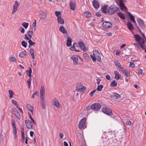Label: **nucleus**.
<instances>
[{"label": "nucleus", "instance_id": "f257e3e1", "mask_svg": "<svg viewBox=\"0 0 146 146\" xmlns=\"http://www.w3.org/2000/svg\"><path fill=\"white\" fill-rule=\"evenodd\" d=\"M45 94L44 88L43 86H42L40 89V98L41 106L43 110H45L46 109V102L44 100Z\"/></svg>", "mask_w": 146, "mask_h": 146}, {"label": "nucleus", "instance_id": "f03ea898", "mask_svg": "<svg viewBox=\"0 0 146 146\" xmlns=\"http://www.w3.org/2000/svg\"><path fill=\"white\" fill-rule=\"evenodd\" d=\"M134 37L135 38V40L137 42H139L140 48L143 49H144L145 47L144 46L145 44V41L138 34L135 35H134Z\"/></svg>", "mask_w": 146, "mask_h": 146}, {"label": "nucleus", "instance_id": "7ed1b4c3", "mask_svg": "<svg viewBox=\"0 0 146 146\" xmlns=\"http://www.w3.org/2000/svg\"><path fill=\"white\" fill-rule=\"evenodd\" d=\"M93 55H91L90 56L92 58V60L94 61L96 60L98 62L100 61L101 59L100 54L98 50H94L93 51Z\"/></svg>", "mask_w": 146, "mask_h": 146}, {"label": "nucleus", "instance_id": "20e7f679", "mask_svg": "<svg viewBox=\"0 0 146 146\" xmlns=\"http://www.w3.org/2000/svg\"><path fill=\"white\" fill-rule=\"evenodd\" d=\"M118 9L116 6L111 5L108 8L107 12L109 14L112 15L116 12Z\"/></svg>", "mask_w": 146, "mask_h": 146}, {"label": "nucleus", "instance_id": "39448f33", "mask_svg": "<svg viewBox=\"0 0 146 146\" xmlns=\"http://www.w3.org/2000/svg\"><path fill=\"white\" fill-rule=\"evenodd\" d=\"M101 105L98 103H95L92 104L90 106L91 109L92 110L97 111L99 110L101 108Z\"/></svg>", "mask_w": 146, "mask_h": 146}, {"label": "nucleus", "instance_id": "423d86ee", "mask_svg": "<svg viewBox=\"0 0 146 146\" xmlns=\"http://www.w3.org/2000/svg\"><path fill=\"white\" fill-rule=\"evenodd\" d=\"M102 111L108 115H110L112 114L111 110L108 107H103L102 108Z\"/></svg>", "mask_w": 146, "mask_h": 146}, {"label": "nucleus", "instance_id": "0eeeda50", "mask_svg": "<svg viewBox=\"0 0 146 146\" xmlns=\"http://www.w3.org/2000/svg\"><path fill=\"white\" fill-rule=\"evenodd\" d=\"M76 88L77 91L78 92H82L83 93L84 92L86 89V87L81 84L76 85Z\"/></svg>", "mask_w": 146, "mask_h": 146}, {"label": "nucleus", "instance_id": "6e6552de", "mask_svg": "<svg viewBox=\"0 0 146 146\" xmlns=\"http://www.w3.org/2000/svg\"><path fill=\"white\" fill-rule=\"evenodd\" d=\"M78 44L81 49L83 51L86 52L88 50V48L86 47L84 43L82 41H79L78 42Z\"/></svg>", "mask_w": 146, "mask_h": 146}, {"label": "nucleus", "instance_id": "1a4fd4ad", "mask_svg": "<svg viewBox=\"0 0 146 146\" xmlns=\"http://www.w3.org/2000/svg\"><path fill=\"white\" fill-rule=\"evenodd\" d=\"M79 56L78 55H72L70 57V58L73 61V64L74 65H76L78 64V60Z\"/></svg>", "mask_w": 146, "mask_h": 146}, {"label": "nucleus", "instance_id": "9d476101", "mask_svg": "<svg viewBox=\"0 0 146 146\" xmlns=\"http://www.w3.org/2000/svg\"><path fill=\"white\" fill-rule=\"evenodd\" d=\"M76 2L75 0H71L70 3V7L71 9L74 10L76 7Z\"/></svg>", "mask_w": 146, "mask_h": 146}, {"label": "nucleus", "instance_id": "9b49d317", "mask_svg": "<svg viewBox=\"0 0 146 146\" xmlns=\"http://www.w3.org/2000/svg\"><path fill=\"white\" fill-rule=\"evenodd\" d=\"M25 123L27 128L28 129H31L33 127V123L29 119L26 120Z\"/></svg>", "mask_w": 146, "mask_h": 146}, {"label": "nucleus", "instance_id": "f8f14e48", "mask_svg": "<svg viewBox=\"0 0 146 146\" xmlns=\"http://www.w3.org/2000/svg\"><path fill=\"white\" fill-rule=\"evenodd\" d=\"M86 120V117H84L81 120L78 125V127L80 129H82L83 127Z\"/></svg>", "mask_w": 146, "mask_h": 146}, {"label": "nucleus", "instance_id": "ddd939ff", "mask_svg": "<svg viewBox=\"0 0 146 146\" xmlns=\"http://www.w3.org/2000/svg\"><path fill=\"white\" fill-rule=\"evenodd\" d=\"M102 26L104 28L108 29L111 27L112 25L108 21H105L103 23Z\"/></svg>", "mask_w": 146, "mask_h": 146}, {"label": "nucleus", "instance_id": "4468645a", "mask_svg": "<svg viewBox=\"0 0 146 146\" xmlns=\"http://www.w3.org/2000/svg\"><path fill=\"white\" fill-rule=\"evenodd\" d=\"M59 30L62 33L65 34L64 36L65 37L68 36V33L63 26H61L59 28Z\"/></svg>", "mask_w": 146, "mask_h": 146}, {"label": "nucleus", "instance_id": "2eb2a0df", "mask_svg": "<svg viewBox=\"0 0 146 146\" xmlns=\"http://www.w3.org/2000/svg\"><path fill=\"white\" fill-rule=\"evenodd\" d=\"M11 111L15 115L17 118L18 119H20V114L17 110L15 108H13L11 110Z\"/></svg>", "mask_w": 146, "mask_h": 146}, {"label": "nucleus", "instance_id": "dca6fc26", "mask_svg": "<svg viewBox=\"0 0 146 146\" xmlns=\"http://www.w3.org/2000/svg\"><path fill=\"white\" fill-rule=\"evenodd\" d=\"M137 22L139 25L141 27V29H143L145 28L144 24L142 19L139 18H138Z\"/></svg>", "mask_w": 146, "mask_h": 146}, {"label": "nucleus", "instance_id": "f3484780", "mask_svg": "<svg viewBox=\"0 0 146 146\" xmlns=\"http://www.w3.org/2000/svg\"><path fill=\"white\" fill-rule=\"evenodd\" d=\"M92 4L93 7L96 9H98L100 5L98 2L96 0H94L92 1Z\"/></svg>", "mask_w": 146, "mask_h": 146}, {"label": "nucleus", "instance_id": "a211bd4d", "mask_svg": "<svg viewBox=\"0 0 146 146\" xmlns=\"http://www.w3.org/2000/svg\"><path fill=\"white\" fill-rule=\"evenodd\" d=\"M27 56V52L25 50L21 52L19 55V56L21 58L26 57Z\"/></svg>", "mask_w": 146, "mask_h": 146}, {"label": "nucleus", "instance_id": "6ab92c4d", "mask_svg": "<svg viewBox=\"0 0 146 146\" xmlns=\"http://www.w3.org/2000/svg\"><path fill=\"white\" fill-rule=\"evenodd\" d=\"M53 103L55 106L58 108H59L60 106L61 105L58 100L56 99H55L53 101Z\"/></svg>", "mask_w": 146, "mask_h": 146}, {"label": "nucleus", "instance_id": "aec40b11", "mask_svg": "<svg viewBox=\"0 0 146 146\" xmlns=\"http://www.w3.org/2000/svg\"><path fill=\"white\" fill-rule=\"evenodd\" d=\"M47 14L43 12V11H41L40 13V17L42 19H44L46 17Z\"/></svg>", "mask_w": 146, "mask_h": 146}, {"label": "nucleus", "instance_id": "412c9836", "mask_svg": "<svg viewBox=\"0 0 146 146\" xmlns=\"http://www.w3.org/2000/svg\"><path fill=\"white\" fill-rule=\"evenodd\" d=\"M66 37L67 38V40L66 45L67 46H70L71 45L72 39L68 36Z\"/></svg>", "mask_w": 146, "mask_h": 146}, {"label": "nucleus", "instance_id": "4be33fe9", "mask_svg": "<svg viewBox=\"0 0 146 146\" xmlns=\"http://www.w3.org/2000/svg\"><path fill=\"white\" fill-rule=\"evenodd\" d=\"M115 75L114 78L115 79L119 80L120 78L121 75L119 74V72L117 71H115L114 72Z\"/></svg>", "mask_w": 146, "mask_h": 146}, {"label": "nucleus", "instance_id": "5701e85b", "mask_svg": "<svg viewBox=\"0 0 146 146\" xmlns=\"http://www.w3.org/2000/svg\"><path fill=\"white\" fill-rule=\"evenodd\" d=\"M108 6L107 5H106L102 7L101 10V11L104 13H107V9Z\"/></svg>", "mask_w": 146, "mask_h": 146}, {"label": "nucleus", "instance_id": "b1692460", "mask_svg": "<svg viewBox=\"0 0 146 146\" xmlns=\"http://www.w3.org/2000/svg\"><path fill=\"white\" fill-rule=\"evenodd\" d=\"M127 27L130 30H132L133 29V26L130 22L129 21L127 23Z\"/></svg>", "mask_w": 146, "mask_h": 146}, {"label": "nucleus", "instance_id": "393cba45", "mask_svg": "<svg viewBox=\"0 0 146 146\" xmlns=\"http://www.w3.org/2000/svg\"><path fill=\"white\" fill-rule=\"evenodd\" d=\"M57 21L58 23L63 25L64 23V21L63 19L61 17H59L57 19Z\"/></svg>", "mask_w": 146, "mask_h": 146}, {"label": "nucleus", "instance_id": "a878e982", "mask_svg": "<svg viewBox=\"0 0 146 146\" xmlns=\"http://www.w3.org/2000/svg\"><path fill=\"white\" fill-rule=\"evenodd\" d=\"M118 15L119 17L122 19H126V18L125 16L123 13H122L121 12H119L118 13Z\"/></svg>", "mask_w": 146, "mask_h": 146}, {"label": "nucleus", "instance_id": "bb28decb", "mask_svg": "<svg viewBox=\"0 0 146 146\" xmlns=\"http://www.w3.org/2000/svg\"><path fill=\"white\" fill-rule=\"evenodd\" d=\"M129 17L131 21L132 22L135 21V20L134 16L130 12L129 13Z\"/></svg>", "mask_w": 146, "mask_h": 146}, {"label": "nucleus", "instance_id": "cd10ccee", "mask_svg": "<svg viewBox=\"0 0 146 146\" xmlns=\"http://www.w3.org/2000/svg\"><path fill=\"white\" fill-rule=\"evenodd\" d=\"M83 56L84 58L86 60H89L90 59V58L89 55L86 53H84L83 54Z\"/></svg>", "mask_w": 146, "mask_h": 146}, {"label": "nucleus", "instance_id": "c85d7f7f", "mask_svg": "<svg viewBox=\"0 0 146 146\" xmlns=\"http://www.w3.org/2000/svg\"><path fill=\"white\" fill-rule=\"evenodd\" d=\"M31 78H30L28 79L27 81L28 85V87L29 89L31 87Z\"/></svg>", "mask_w": 146, "mask_h": 146}, {"label": "nucleus", "instance_id": "c756f323", "mask_svg": "<svg viewBox=\"0 0 146 146\" xmlns=\"http://www.w3.org/2000/svg\"><path fill=\"white\" fill-rule=\"evenodd\" d=\"M117 83L115 80H113L110 84V86L112 87H114L115 86H117Z\"/></svg>", "mask_w": 146, "mask_h": 146}, {"label": "nucleus", "instance_id": "7c9ffc66", "mask_svg": "<svg viewBox=\"0 0 146 146\" xmlns=\"http://www.w3.org/2000/svg\"><path fill=\"white\" fill-rule=\"evenodd\" d=\"M84 16L87 18H89L91 15V13L88 11L85 12L84 13Z\"/></svg>", "mask_w": 146, "mask_h": 146}, {"label": "nucleus", "instance_id": "2f4dec72", "mask_svg": "<svg viewBox=\"0 0 146 146\" xmlns=\"http://www.w3.org/2000/svg\"><path fill=\"white\" fill-rule=\"evenodd\" d=\"M113 97L114 98L116 99L119 98L121 97V96L119 94L116 93H113Z\"/></svg>", "mask_w": 146, "mask_h": 146}, {"label": "nucleus", "instance_id": "473e14b6", "mask_svg": "<svg viewBox=\"0 0 146 146\" xmlns=\"http://www.w3.org/2000/svg\"><path fill=\"white\" fill-rule=\"evenodd\" d=\"M27 109L32 113L33 110V107L29 104H27Z\"/></svg>", "mask_w": 146, "mask_h": 146}, {"label": "nucleus", "instance_id": "72a5a7b5", "mask_svg": "<svg viewBox=\"0 0 146 146\" xmlns=\"http://www.w3.org/2000/svg\"><path fill=\"white\" fill-rule=\"evenodd\" d=\"M13 133L14 134V137L15 139H16L17 137V130L16 127L13 128Z\"/></svg>", "mask_w": 146, "mask_h": 146}, {"label": "nucleus", "instance_id": "f704fd0d", "mask_svg": "<svg viewBox=\"0 0 146 146\" xmlns=\"http://www.w3.org/2000/svg\"><path fill=\"white\" fill-rule=\"evenodd\" d=\"M123 73L125 75L126 77H129L130 76V73L129 72L125 70Z\"/></svg>", "mask_w": 146, "mask_h": 146}, {"label": "nucleus", "instance_id": "c9c22d12", "mask_svg": "<svg viewBox=\"0 0 146 146\" xmlns=\"http://www.w3.org/2000/svg\"><path fill=\"white\" fill-rule=\"evenodd\" d=\"M5 134L4 133H3V134L2 131H1L0 135V142H3L4 139V135Z\"/></svg>", "mask_w": 146, "mask_h": 146}, {"label": "nucleus", "instance_id": "e433bc0d", "mask_svg": "<svg viewBox=\"0 0 146 146\" xmlns=\"http://www.w3.org/2000/svg\"><path fill=\"white\" fill-rule=\"evenodd\" d=\"M114 62L116 66V67L117 68H119L122 66L120 63L117 61H115Z\"/></svg>", "mask_w": 146, "mask_h": 146}, {"label": "nucleus", "instance_id": "4c0bfd02", "mask_svg": "<svg viewBox=\"0 0 146 146\" xmlns=\"http://www.w3.org/2000/svg\"><path fill=\"white\" fill-rule=\"evenodd\" d=\"M29 43V47L32 46L33 45H34L35 44V42H33L32 41L31 39H29L28 41Z\"/></svg>", "mask_w": 146, "mask_h": 146}, {"label": "nucleus", "instance_id": "58836bf2", "mask_svg": "<svg viewBox=\"0 0 146 146\" xmlns=\"http://www.w3.org/2000/svg\"><path fill=\"white\" fill-rule=\"evenodd\" d=\"M9 98H11L13 97V96L14 94V92L12 90H10L9 91Z\"/></svg>", "mask_w": 146, "mask_h": 146}, {"label": "nucleus", "instance_id": "ea45409f", "mask_svg": "<svg viewBox=\"0 0 146 146\" xmlns=\"http://www.w3.org/2000/svg\"><path fill=\"white\" fill-rule=\"evenodd\" d=\"M22 25L26 29L29 26V24L28 23L23 22L22 24Z\"/></svg>", "mask_w": 146, "mask_h": 146}, {"label": "nucleus", "instance_id": "a19ab883", "mask_svg": "<svg viewBox=\"0 0 146 146\" xmlns=\"http://www.w3.org/2000/svg\"><path fill=\"white\" fill-rule=\"evenodd\" d=\"M28 35L29 36V37L31 38L32 37V36L33 35V32L32 31H28L27 33Z\"/></svg>", "mask_w": 146, "mask_h": 146}, {"label": "nucleus", "instance_id": "79ce46f5", "mask_svg": "<svg viewBox=\"0 0 146 146\" xmlns=\"http://www.w3.org/2000/svg\"><path fill=\"white\" fill-rule=\"evenodd\" d=\"M119 5L121 8L122 9L126 8L125 6V4L124 3H120Z\"/></svg>", "mask_w": 146, "mask_h": 146}, {"label": "nucleus", "instance_id": "37998d69", "mask_svg": "<svg viewBox=\"0 0 146 146\" xmlns=\"http://www.w3.org/2000/svg\"><path fill=\"white\" fill-rule=\"evenodd\" d=\"M27 43L25 40H23L21 42V45L25 48H26L27 46Z\"/></svg>", "mask_w": 146, "mask_h": 146}, {"label": "nucleus", "instance_id": "c03bdc74", "mask_svg": "<svg viewBox=\"0 0 146 146\" xmlns=\"http://www.w3.org/2000/svg\"><path fill=\"white\" fill-rule=\"evenodd\" d=\"M55 14L56 16L58 18L59 17H61V13L60 12L56 11L55 12Z\"/></svg>", "mask_w": 146, "mask_h": 146}, {"label": "nucleus", "instance_id": "a18cd8bd", "mask_svg": "<svg viewBox=\"0 0 146 146\" xmlns=\"http://www.w3.org/2000/svg\"><path fill=\"white\" fill-rule=\"evenodd\" d=\"M103 88V86L102 85H98L97 89L98 91H101Z\"/></svg>", "mask_w": 146, "mask_h": 146}, {"label": "nucleus", "instance_id": "49530a36", "mask_svg": "<svg viewBox=\"0 0 146 146\" xmlns=\"http://www.w3.org/2000/svg\"><path fill=\"white\" fill-rule=\"evenodd\" d=\"M70 49L71 51H74L76 52H79L80 51L79 50H76L75 48L72 46L70 47Z\"/></svg>", "mask_w": 146, "mask_h": 146}, {"label": "nucleus", "instance_id": "de8ad7c7", "mask_svg": "<svg viewBox=\"0 0 146 146\" xmlns=\"http://www.w3.org/2000/svg\"><path fill=\"white\" fill-rule=\"evenodd\" d=\"M26 72L27 73V74H31L32 72V69L31 68H29V70H26Z\"/></svg>", "mask_w": 146, "mask_h": 146}, {"label": "nucleus", "instance_id": "09e8293b", "mask_svg": "<svg viewBox=\"0 0 146 146\" xmlns=\"http://www.w3.org/2000/svg\"><path fill=\"white\" fill-rule=\"evenodd\" d=\"M119 70H120L122 73L126 70L122 66H121L120 68H118Z\"/></svg>", "mask_w": 146, "mask_h": 146}, {"label": "nucleus", "instance_id": "8fccbe9b", "mask_svg": "<svg viewBox=\"0 0 146 146\" xmlns=\"http://www.w3.org/2000/svg\"><path fill=\"white\" fill-rule=\"evenodd\" d=\"M22 135V139H21V142H24L25 141V136L24 133H21Z\"/></svg>", "mask_w": 146, "mask_h": 146}, {"label": "nucleus", "instance_id": "3c124183", "mask_svg": "<svg viewBox=\"0 0 146 146\" xmlns=\"http://www.w3.org/2000/svg\"><path fill=\"white\" fill-rule=\"evenodd\" d=\"M96 91V90H94L93 91H92V92H91L89 94L90 96H93V94H94V93Z\"/></svg>", "mask_w": 146, "mask_h": 146}, {"label": "nucleus", "instance_id": "603ef678", "mask_svg": "<svg viewBox=\"0 0 146 146\" xmlns=\"http://www.w3.org/2000/svg\"><path fill=\"white\" fill-rule=\"evenodd\" d=\"M36 21L35 20V22L32 25V27H33V29H36Z\"/></svg>", "mask_w": 146, "mask_h": 146}, {"label": "nucleus", "instance_id": "864d4df0", "mask_svg": "<svg viewBox=\"0 0 146 146\" xmlns=\"http://www.w3.org/2000/svg\"><path fill=\"white\" fill-rule=\"evenodd\" d=\"M143 72V70L141 69H138V74L139 75L142 74Z\"/></svg>", "mask_w": 146, "mask_h": 146}, {"label": "nucleus", "instance_id": "5fc2aeb1", "mask_svg": "<svg viewBox=\"0 0 146 146\" xmlns=\"http://www.w3.org/2000/svg\"><path fill=\"white\" fill-rule=\"evenodd\" d=\"M139 42H139V43H134L133 44V45L134 46H137L138 48H139L140 47V45L139 44Z\"/></svg>", "mask_w": 146, "mask_h": 146}, {"label": "nucleus", "instance_id": "6e6d98bb", "mask_svg": "<svg viewBox=\"0 0 146 146\" xmlns=\"http://www.w3.org/2000/svg\"><path fill=\"white\" fill-rule=\"evenodd\" d=\"M129 66L131 67H134L135 66L134 63L133 62H130L129 64Z\"/></svg>", "mask_w": 146, "mask_h": 146}, {"label": "nucleus", "instance_id": "4d7b16f0", "mask_svg": "<svg viewBox=\"0 0 146 146\" xmlns=\"http://www.w3.org/2000/svg\"><path fill=\"white\" fill-rule=\"evenodd\" d=\"M11 123V124L12 125V127H13V128L16 127L15 124V123L14 121H12Z\"/></svg>", "mask_w": 146, "mask_h": 146}, {"label": "nucleus", "instance_id": "13d9d810", "mask_svg": "<svg viewBox=\"0 0 146 146\" xmlns=\"http://www.w3.org/2000/svg\"><path fill=\"white\" fill-rule=\"evenodd\" d=\"M11 60L13 62H16V59L15 57H11Z\"/></svg>", "mask_w": 146, "mask_h": 146}, {"label": "nucleus", "instance_id": "bf43d9fd", "mask_svg": "<svg viewBox=\"0 0 146 146\" xmlns=\"http://www.w3.org/2000/svg\"><path fill=\"white\" fill-rule=\"evenodd\" d=\"M19 5V4L18 2L17 1H16L15 2L14 6L18 7Z\"/></svg>", "mask_w": 146, "mask_h": 146}, {"label": "nucleus", "instance_id": "052dcab7", "mask_svg": "<svg viewBox=\"0 0 146 146\" xmlns=\"http://www.w3.org/2000/svg\"><path fill=\"white\" fill-rule=\"evenodd\" d=\"M20 31H21V32L22 33H24L25 32V30L24 28L22 27L20 28Z\"/></svg>", "mask_w": 146, "mask_h": 146}, {"label": "nucleus", "instance_id": "680f3d73", "mask_svg": "<svg viewBox=\"0 0 146 146\" xmlns=\"http://www.w3.org/2000/svg\"><path fill=\"white\" fill-rule=\"evenodd\" d=\"M29 52L30 54L34 53V51L33 49L31 48Z\"/></svg>", "mask_w": 146, "mask_h": 146}, {"label": "nucleus", "instance_id": "e2e57ef3", "mask_svg": "<svg viewBox=\"0 0 146 146\" xmlns=\"http://www.w3.org/2000/svg\"><path fill=\"white\" fill-rule=\"evenodd\" d=\"M11 102L14 105L16 104L17 103V102L15 100H12L11 101Z\"/></svg>", "mask_w": 146, "mask_h": 146}, {"label": "nucleus", "instance_id": "0e129e2a", "mask_svg": "<svg viewBox=\"0 0 146 146\" xmlns=\"http://www.w3.org/2000/svg\"><path fill=\"white\" fill-rule=\"evenodd\" d=\"M120 50H117L115 53V54L117 55H119L120 54Z\"/></svg>", "mask_w": 146, "mask_h": 146}, {"label": "nucleus", "instance_id": "69168bd1", "mask_svg": "<svg viewBox=\"0 0 146 146\" xmlns=\"http://www.w3.org/2000/svg\"><path fill=\"white\" fill-rule=\"evenodd\" d=\"M37 92H35V93H34L33 94V95L31 98H34L35 97V96L36 95H37Z\"/></svg>", "mask_w": 146, "mask_h": 146}, {"label": "nucleus", "instance_id": "338daca9", "mask_svg": "<svg viewBox=\"0 0 146 146\" xmlns=\"http://www.w3.org/2000/svg\"><path fill=\"white\" fill-rule=\"evenodd\" d=\"M131 122L130 120L127 121L126 122V124L127 125H131Z\"/></svg>", "mask_w": 146, "mask_h": 146}, {"label": "nucleus", "instance_id": "774afa93", "mask_svg": "<svg viewBox=\"0 0 146 146\" xmlns=\"http://www.w3.org/2000/svg\"><path fill=\"white\" fill-rule=\"evenodd\" d=\"M97 81V84H99L100 83V82L101 81V80L99 79V78H97L96 79Z\"/></svg>", "mask_w": 146, "mask_h": 146}]
</instances>
